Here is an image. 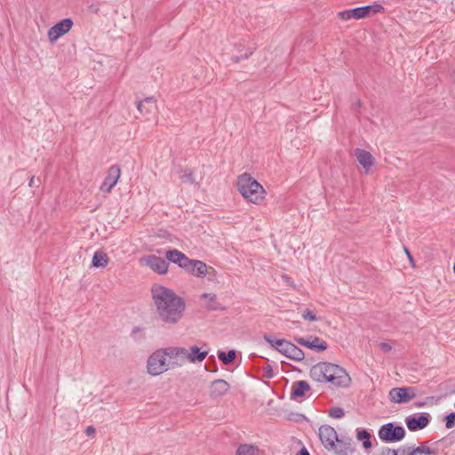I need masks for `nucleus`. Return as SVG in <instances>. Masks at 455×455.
I'll return each mask as SVG.
<instances>
[{
	"label": "nucleus",
	"instance_id": "nucleus-25",
	"mask_svg": "<svg viewBox=\"0 0 455 455\" xmlns=\"http://www.w3.org/2000/svg\"><path fill=\"white\" fill-rule=\"evenodd\" d=\"M108 263V258L107 254L101 251L94 252L92 260V266L93 267H105Z\"/></svg>",
	"mask_w": 455,
	"mask_h": 455
},
{
	"label": "nucleus",
	"instance_id": "nucleus-9",
	"mask_svg": "<svg viewBox=\"0 0 455 455\" xmlns=\"http://www.w3.org/2000/svg\"><path fill=\"white\" fill-rule=\"evenodd\" d=\"M121 169L118 165L114 164L111 165L108 172L107 175L100 187V190L102 193L108 194L114 188L120 179Z\"/></svg>",
	"mask_w": 455,
	"mask_h": 455
},
{
	"label": "nucleus",
	"instance_id": "nucleus-30",
	"mask_svg": "<svg viewBox=\"0 0 455 455\" xmlns=\"http://www.w3.org/2000/svg\"><path fill=\"white\" fill-rule=\"evenodd\" d=\"M275 343L276 345V350L284 355L285 349L288 348V345L291 344V341L282 339L275 340Z\"/></svg>",
	"mask_w": 455,
	"mask_h": 455
},
{
	"label": "nucleus",
	"instance_id": "nucleus-6",
	"mask_svg": "<svg viewBox=\"0 0 455 455\" xmlns=\"http://www.w3.org/2000/svg\"><path fill=\"white\" fill-rule=\"evenodd\" d=\"M148 372L152 376H157L168 371L169 365L166 363L164 351L157 350L148 359Z\"/></svg>",
	"mask_w": 455,
	"mask_h": 455
},
{
	"label": "nucleus",
	"instance_id": "nucleus-15",
	"mask_svg": "<svg viewBox=\"0 0 455 455\" xmlns=\"http://www.w3.org/2000/svg\"><path fill=\"white\" fill-rule=\"evenodd\" d=\"M335 451L336 455H352L355 451L354 442L350 437L338 439L336 443Z\"/></svg>",
	"mask_w": 455,
	"mask_h": 455
},
{
	"label": "nucleus",
	"instance_id": "nucleus-4",
	"mask_svg": "<svg viewBox=\"0 0 455 455\" xmlns=\"http://www.w3.org/2000/svg\"><path fill=\"white\" fill-rule=\"evenodd\" d=\"M378 435L385 443H395L404 439L406 431L403 426L388 422L379 428Z\"/></svg>",
	"mask_w": 455,
	"mask_h": 455
},
{
	"label": "nucleus",
	"instance_id": "nucleus-32",
	"mask_svg": "<svg viewBox=\"0 0 455 455\" xmlns=\"http://www.w3.org/2000/svg\"><path fill=\"white\" fill-rule=\"evenodd\" d=\"M254 49L255 48H249L243 55H241V56L234 55L230 58V60L233 63H238L242 60L248 59L253 53Z\"/></svg>",
	"mask_w": 455,
	"mask_h": 455
},
{
	"label": "nucleus",
	"instance_id": "nucleus-33",
	"mask_svg": "<svg viewBox=\"0 0 455 455\" xmlns=\"http://www.w3.org/2000/svg\"><path fill=\"white\" fill-rule=\"evenodd\" d=\"M413 445L404 444L395 449L397 451L396 455H411Z\"/></svg>",
	"mask_w": 455,
	"mask_h": 455
},
{
	"label": "nucleus",
	"instance_id": "nucleus-2",
	"mask_svg": "<svg viewBox=\"0 0 455 455\" xmlns=\"http://www.w3.org/2000/svg\"><path fill=\"white\" fill-rule=\"evenodd\" d=\"M309 375L315 382L331 383L338 387H347L350 382V377L345 369L328 362H320L313 365Z\"/></svg>",
	"mask_w": 455,
	"mask_h": 455
},
{
	"label": "nucleus",
	"instance_id": "nucleus-8",
	"mask_svg": "<svg viewBox=\"0 0 455 455\" xmlns=\"http://www.w3.org/2000/svg\"><path fill=\"white\" fill-rule=\"evenodd\" d=\"M416 396L414 387H393L388 393V398L392 403H408Z\"/></svg>",
	"mask_w": 455,
	"mask_h": 455
},
{
	"label": "nucleus",
	"instance_id": "nucleus-27",
	"mask_svg": "<svg viewBox=\"0 0 455 455\" xmlns=\"http://www.w3.org/2000/svg\"><path fill=\"white\" fill-rule=\"evenodd\" d=\"M235 453L236 455H258L259 449L252 444H240Z\"/></svg>",
	"mask_w": 455,
	"mask_h": 455
},
{
	"label": "nucleus",
	"instance_id": "nucleus-39",
	"mask_svg": "<svg viewBox=\"0 0 455 455\" xmlns=\"http://www.w3.org/2000/svg\"><path fill=\"white\" fill-rule=\"evenodd\" d=\"M264 339L268 343L270 344L273 347H275L276 349V345H275V340H277L276 339H274L272 338L271 336L269 335H265L264 336Z\"/></svg>",
	"mask_w": 455,
	"mask_h": 455
},
{
	"label": "nucleus",
	"instance_id": "nucleus-22",
	"mask_svg": "<svg viewBox=\"0 0 455 455\" xmlns=\"http://www.w3.org/2000/svg\"><path fill=\"white\" fill-rule=\"evenodd\" d=\"M310 389L309 384L305 380L295 381L291 386V398L304 397L305 393Z\"/></svg>",
	"mask_w": 455,
	"mask_h": 455
},
{
	"label": "nucleus",
	"instance_id": "nucleus-42",
	"mask_svg": "<svg viewBox=\"0 0 455 455\" xmlns=\"http://www.w3.org/2000/svg\"><path fill=\"white\" fill-rule=\"evenodd\" d=\"M296 455H310L308 451L306 448L300 449Z\"/></svg>",
	"mask_w": 455,
	"mask_h": 455
},
{
	"label": "nucleus",
	"instance_id": "nucleus-17",
	"mask_svg": "<svg viewBox=\"0 0 455 455\" xmlns=\"http://www.w3.org/2000/svg\"><path fill=\"white\" fill-rule=\"evenodd\" d=\"M188 273L196 276V277H205L208 274V267L207 265L199 259H191L190 266L188 267Z\"/></svg>",
	"mask_w": 455,
	"mask_h": 455
},
{
	"label": "nucleus",
	"instance_id": "nucleus-45",
	"mask_svg": "<svg viewBox=\"0 0 455 455\" xmlns=\"http://www.w3.org/2000/svg\"><path fill=\"white\" fill-rule=\"evenodd\" d=\"M35 185V176H32L29 180L28 186L32 188Z\"/></svg>",
	"mask_w": 455,
	"mask_h": 455
},
{
	"label": "nucleus",
	"instance_id": "nucleus-18",
	"mask_svg": "<svg viewBox=\"0 0 455 455\" xmlns=\"http://www.w3.org/2000/svg\"><path fill=\"white\" fill-rule=\"evenodd\" d=\"M355 156L359 164L365 170H369L374 164V158L372 155L364 149L356 148L355 150Z\"/></svg>",
	"mask_w": 455,
	"mask_h": 455
},
{
	"label": "nucleus",
	"instance_id": "nucleus-48",
	"mask_svg": "<svg viewBox=\"0 0 455 455\" xmlns=\"http://www.w3.org/2000/svg\"><path fill=\"white\" fill-rule=\"evenodd\" d=\"M423 405H424V403H419L417 404V406H418V407H421V406H423Z\"/></svg>",
	"mask_w": 455,
	"mask_h": 455
},
{
	"label": "nucleus",
	"instance_id": "nucleus-11",
	"mask_svg": "<svg viewBox=\"0 0 455 455\" xmlns=\"http://www.w3.org/2000/svg\"><path fill=\"white\" fill-rule=\"evenodd\" d=\"M431 416L427 412L412 414L405 419V424L410 431H418L425 428L430 422Z\"/></svg>",
	"mask_w": 455,
	"mask_h": 455
},
{
	"label": "nucleus",
	"instance_id": "nucleus-36",
	"mask_svg": "<svg viewBox=\"0 0 455 455\" xmlns=\"http://www.w3.org/2000/svg\"><path fill=\"white\" fill-rule=\"evenodd\" d=\"M262 371H263V376L266 379H272V378H274V376H275L274 371H273V369H272L270 364L263 365L262 366Z\"/></svg>",
	"mask_w": 455,
	"mask_h": 455
},
{
	"label": "nucleus",
	"instance_id": "nucleus-28",
	"mask_svg": "<svg viewBox=\"0 0 455 455\" xmlns=\"http://www.w3.org/2000/svg\"><path fill=\"white\" fill-rule=\"evenodd\" d=\"M203 298H209V303L206 305L208 310H223L224 307L217 300V296L211 293H204Z\"/></svg>",
	"mask_w": 455,
	"mask_h": 455
},
{
	"label": "nucleus",
	"instance_id": "nucleus-20",
	"mask_svg": "<svg viewBox=\"0 0 455 455\" xmlns=\"http://www.w3.org/2000/svg\"><path fill=\"white\" fill-rule=\"evenodd\" d=\"M208 355V351H201V348L197 346H193L190 347L188 351L187 349V355L185 357V362L188 361L190 363L203 362Z\"/></svg>",
	"mask_w": 455,
	"mask_h": 455
},
{
	"label": "nucleus",
	"instance_id": "nucleus-19",
	"mask_svg": "<svg viewBox=\"0 0 455 455\" xmlns=\"http://www.w3.org/2000/svg\"><path fill=\"white\" fill-rule=\"evenodd\" d=\"M137 109L145 116L152 114L156 109L154 97H147L143 100L137 101Z\"/></svg>",
	"mask_w": 455,
	"mask_h": 455
},
{
	"label": "nucleus",
	"instance_id": "nucleus-23",
	"mask_svg": "<svg viewBox=\"0 0 455 455\" xmlns=\"http://www.w3.org/2000/svg\"><path fill=\"white\" fill-rule=\"evenodd\" d=\"M164 353L166 356H169L171 359L178 358L180 360V363H176L177 365H181L185 363V357L187 355V349L184 347H170L165 348Z\"/></svg>",
	"mask_w": 455,
	"mask_h": 455
},
{
	"label": "nucleus",
	"instance_id": "nucleus-31",
	"mask_svg": "<svg viewBox=\"0 0 455 455\" xmlns=\"http://www.w3.org/2000/svg\"><path fill=\"white\" fill-rule=\"evenodd\" d=\"M328 414L330 417L333 419H341L344 416L345 412L344 410L340 407H331L329 410Z\"/></svg>",
	"mask_w": 455,
	"mask_h": 455
},
{
	"label": "nucleus",
	"instance_id": "nucleus-1",
	"mask_svg": "<svg viewBox=\"0 0 455 455\" xmlns=\"http://www.w3.org/2000/svg\"><path fill=\"white\" fill-rule=\"evenodd\" d=\"M151 295L157 319L165 325H175L183 317L186 302L173 290L160 284L151 287Z\"/></svg>",
	"mask_w": 455,
	"mask_h": 455
},
{
	"label": "nucleus",
	"instance_id": "nucleus-35",
	"mask_svg": "<svg viewBox=\"0 0 455 455\" xmlns=\"http://www.w3.org/2000/svg\"><path fill=\"white\" fill-rule=\"evenodd\" d=\"M396 454H397V451H395V449L384 446V447H381L379 450V452L376 453L375 455H396Z\"/></svg>",
	"mask_w": 455,
	"mask_h": 455
},
{
	"label": "nucleus",
	"instance_id": "nucleus-47",
	"mask_svg": "<svg viewBox=\"0 0 455 455\" xmlns=\"http://www.w3.org/2000/svg\"><path fill=\"white\" fill-rule=\"evenodd\" d=\"M404 251H405V252H406V254H407V256H408V258H409L410 261H411V262H413L412 257H411V255L410 254L409 251H408L406 248H404Z\"/></svg>",
	"mask_w": 455,
	"mask_h": 455
},
{
	"label": "nucleus",
	"instance_id": "nucleus-43",
	"mask_svg": "<svg viewBox=\"0 0 455 455\" xmlns=\"http://www.w3.org/2000/svg\"><path fill=\"white\" fill-rule=\"evenodd\" d=\"M205 369H206V371H211V372L217 371V367L215 364H214V367H211V368L208 365H205Z\"/></svg>",
	"mask_w": 455,
	"mask_h": 455
},
{
	"label": "nucleus",
	"instance_id": "nucleus-5",
	"mask_svg": "<svg viewBox=\"0 0 455 455\" xmlns=\"http://www.w3.org/2000/svg\"><path fill=\"white\" fill-rule=\"evenodd\" d=\"M382 11H384V7L379 4L374 3L365 6L341 11L338 12V17L342 20H360L369 17L371 13H379Z\"/></svg>",
	"mask_w": 455,
	"mask_h": 455
},
{
	"label": "nucleus",
	"instance_id": "nucleus-38",
	"mask_svg": "<svg viewBox=\"0 0 455 455\" xmlns=\"http://www.w3.org/2000/svg\"><path fill=\"white\" fill-rule=\"evenodd\" d=\"M183 182L194 183V177L192 172L185 173L181 177Z\"/></svg>",
	"mask_w": 455,
	"mask_h": 455
},
{
	"label": "nucleus",
	"instance_id": "nucleus-21",
	"mask_svg": "<svg viewBox=\"0 0 455 455\" xmlns=\"http://www.w3.org/2000/svg\"><path fill=\"white\" fill-rule=\"evenodd\" d=\"M229 389V384L224 379H216L211 385V396L220 397L226 394Z\"/></svg>",
	"mask_w": 455,
	"mask_h": 455
},
{
	"label": "nucleus",
	"instance_id": "nucleus-3",
	"mask_svg": "<svg viewBox=\"0 0 455 455\" xmlns=\"http://www.w3.org/2000/svg\"><path fill=\"white\" fill-rule=\"evenodd\" d=\"M237 189L244 199L254 204H260L266 194L262 185L246 172L238 177Z\"/></svg>",
	"mask_w": 455,
	"mask_h": 455
},
{
	"label": "nucleus",
	"instance_id": "nucleus-41",
	"mask_svg": "<svg viewBox=\"0 0 455 455\" xmlns=\"http://www.w3.org/2000/svg\"><path fill=\"white\" fill-rule=\"evenodd\" d=\"M380 348L385 351V352H387V351H390L391 350V346L387 343H381L380 344Z\"/></svg>",
	"mask_w": 455,
	"mask_h": 455
},
{
	"label": "nucleus",
	"instance_id": "nucleus-7",
	"mask_svg": "<svg viewBox=\"0 0 455 455\" xmlns=\"http://www.w3.org/2000/svg\"><path fill=\"white\" fill-rule=\"evenodd\" d=\"M319 439L325 449L332 451L336 448L338 434L334 427L329 425H323L319 427Z\"/></svg>",
	"mask_w": 455,
	"mask_h": 455
},
{
	"label": "nucleus",
	"instance_id": "nucleus-34",
	"mask_svg": "<svg viewBox=\"0 0 455 455\" xmlns=\"http://www.w3.org/2000/svg\"><path fill=\"white\" fill-rule=\"evenodd\" d=\"M455 426V412H451L445 417V427L450 429Z\"/></svg>",
	"mask_w": 455,
	"mask_h": 455
},
{
	"label": "nucleus",
	"instance_id": "nucleus-40",
	"mask_svg": "<svg viewBox=\"0 0 455 455\" xmlns=\"http://www.w3.org/2000/svg\"><path fill=\"white\" fill-rule=\"evenodd\" d=\"M96 430L95 428L92 427V426H88L86 428H85V434L87 436L89 437H92L94 435Z\"/></svg>",
	"mask_w": 455,
	"mask_h": 455
},
{
	"label": "nucleus",
	"instance_id": "nucleus-13",
	"mask_svg": "<svg viewBox=\"0 0 455 455\" xmlns=\"http://www.w3.org/2000/svg\"><path fill=\"white\" fill-rule=\"evenodd\" d=\"M142 259L146 266L159 275H164L168 271L169 262L166 258L163 259L156 255H148Z\"/></svg>",
	"mask_w": 455,
	"mask_h": 455
},
{
	"label": "nucleus",
	"instance_id": "nucleus-12",
	"mask_svg": "<svg viewBox=\"0 0 455 455\" xmlns=\"http://www.w3.org/2000/svg\"><path fill=\"white\" fill-rule=\"evenodd\" d=\"M73 24V20L69 18L63 19L57 22L48 30L49 41L52 43L57 41L71 29Z\"/></svg>",
	"mask_w": 455,
	"mask_h": 455
},
{
	"label": "nucleus",
	"instance_id": "nucleus-37",
	"mask_svg": "<svg viewBox=\"0 0 455 455\" xmlns=\"http://www.w3.org/2000/svg\"><path fill=\"white\" fill-rule=\"evenodd\" d=\"M302 317L305 320H308L310 322H315V321L317 320L316 315L314 314V312H312L309 309H306V310L303 311Z\"/></svg>",
	"mask_w": 455,
	"mask_h": 455
},
{
	"label": "nucleus",
	"instance_id": "nucleus-14",
	"mask_svg": "<svg viewBox=\"0 0 455 455\" xmlns=\"http://www.w3.org/2000/svg\"><path fill=\"white\" fill-rule=\"evenodd\" d=\"M165 258L169 263L176 264L185 271H187L191 263V259L187 257L183 252L178 251L177 249H171L166 251Z\"/></svg>",
	"mask_w": 455,
	"mask_h": 455
},
{
	"label": "nucleus",
	"instance_id": "nucleus-10",
	"mask_svg": "<svg viewBox=\"0 0 455 455\" xmlns=\"http://www.w3.org/2000/svg\"><path fill=\"white\" fill-rule=\"evenodd\" d=\"M294 340L302 347H306L315 352H323L327 349V343L317 336L296 337Z\"/></svg>",
	"mask_w": 455,
	"mask_h": 455
},
{
	"label": "nucleus",
	"instance_id": "nucleus-29",
	"mask_svg": "<svg viewBox=\"0 0 455 455\" xmlns=\"http://www.w3.org/2000/svg\"><path fill=\"white\" fill-rule=\"evenodd\" d=\"M236 356V352L234 349L229 350L228 353L224 351H219L218 357L225 365L231 364Z\"/></svg>",
	"mask_w": 455,
	"mask_h": 455
},
{
	"label": "nucleus",
	"instance_id": "nucleus-24",
	"mask_svg": "<svg viewBox=\"0 0 455 455\" xmlns=\"http://www.w3.org/2000/svg\"><path fill=\"white\" fill-rule=\"evenodd\" d=\"M284 355L297 362H300L305 358V353L303 350L291 342L290 345H288V348L285 349Z\"/></svg>",
	"mask_w": 455,
	"mask_h": 455
},
{
	"label": "nucleus",
	"instance_id": "nucleus-46",
	"mask_svg": "<svg viewBox=\"0 0 455 455\" xmlns=\"http://www.w3.org/2000/svg\"><path fill=\"white\" fill-rule=\"evenodd\" d=\"M404 251H405V252H406V254H407V256H408V258H409L410 261H411V262H413L412 257H411V255L410 254L409 251H408L406 248H404Z\"/></svg>",
	"mask_w": 455,
	"mask_h": 455
},
{
	"label": "nucleus",
	"instance_id": "nucleus-16",
	"mask_svg": "<svg viewBox=\"0 0 455 455\" xmlns=\"http://www.w3.org/2000/svg\"><path fill=\"white\" fill-rule=\"evenodd\" d=\"M441 440L432 443V446H427L429 441L422 443L419 446L412 448L411 455H439L438 444Z\"/></svg>",
	"mask_w": 455,
	"mask_h": 455
},
{
	"label": "nucleus",
	"instance_id": "nucleus-26",
	"mask_svg": "<svg viewBox=\"0 0 455 455\" xmlns=\"http://www.w3.org/2000/svg\"><path fill=\"white\" fill-rule=\"evenodd\" d=\"M356 438L358 440L363 441V447L365 450H368L372 447V443L371 441V435L370 432L366 429H361L357 431Z\"/></svg>",
	"mask_w": 455,
	"mask_h": 455
},
{
	"label": "nucleus",
	"instance_id": "nucleus-44",
	"mask_svg": "<svg viewBox=\"0 0 455 455\" xmlns=\"http://www.w3.org/2000/svg\"><path fill=\"white\" fill-rule=\"evenodd\" d=\"M205 369H206V371H211V372L217 371V367L215 364H214V367H211V368L208 365H205Z\"/></svg>",
	"mask_w": 455,
	"mask_h": 455
}]
</instances>
